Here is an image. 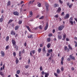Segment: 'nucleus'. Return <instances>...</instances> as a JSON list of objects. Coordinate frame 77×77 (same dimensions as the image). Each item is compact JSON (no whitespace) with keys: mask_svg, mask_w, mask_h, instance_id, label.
Listing matches in <instances>:
<instances>
[{"mask_svg":"<svg viewBox=\"0 0 77 77\" xmlns=\"http://www.w3.org/2000/svg\"><path fill=\"white\" fill-rule=\"evenodd\" d=\"M69 22L71 23V25H73V19L72 17H71L69 19Z\"/></svg>","mask_w":77,"mask_h":77,"instance_id":"f257e3e1","label":"nucleus"},{"mask_svg":"<svg viewBox=\"0 0 77 77\" xmlns=\"http://www.w3.org/2000/svg\"><path fill=\"white\" fill-rule=\"evenodd\" d=\"M35 53H36V52H35V50H33V51H31L30 52V56H33V55H32V54H35Z\"/></svg>","mask_w":77,"mask_h":77,"instance_id":"f03ea898","label":"nucleus"},{"mask_svg":"<svg viewBox=\"0 0 77 77\" xmlns=\"http://www.w3.org/2000/svg\"><path fill=\"white\" fill-rule=\"evenodd\" d=\"M69 14H66L65 16L64 17V18L65 19V20H66V19H68V18H69Z\"/></svg>","mask_w":77,"mask_h":77,"instance_id":"7ed1b4c3","label":"nucleus"},{"mask_svg":"<svg viewBox=\"0 0 77 77\" xmlns=\"http://www.w3.org/2000/svg\"><path fill=\"white\" fill-rule=\"evenodd\" d=\"M63 29V26L61 25L59 27L58 30L60 31L62 30Z\"/></svg>","mask_w":77,"mask_h":77,"instance_id":"20e7f679","label":"nucleus"},{"mask_svg":"<svg viewBox=\"0 0 77 77\" xmlns=\"http://www.w3.org/2000/svg\"><path fill=\"white\" fill-rule=\"evenodd\" d=\"M13 14L14 15H16V16H18V15H19V13L17 11L14 12H13Z\"/></svg>","mask_w":77,"mask_h":77,"instance_id":"39448f33","label":"nucleus"},{"mask_svg":"<svg viewBox=\"0 0 77 77\" xmlns=\"http://www.w3.org/2000/svg\"><path fill=\"white\" fill-rule=\"evenodd\" d=\"M45 6L46 7V9L47 10V11H48V7H49V5L47 3H46L45 4Z\"/></svg>","mask_w":77,"mask_h":77,"instance_id":"423d86ee","label":"nucleus"},{"mask_svg":"<svg viewBox=\"0 0 77 77\" xmlns=\"http://www.w3.org/2000/svg\"><path fill=\"white\" fill-rule=\"evenodd\" d=\"M11 35H15V34H16L15 32L13 30H12L11 31Z\"/></svg>","mask_w":77,"mask_h":77,"instance_id":"0eeeda50","label":"nucleus"},{"mask_svg":"<svg viewBox=\"0 0 77 77\" xmlns=\"http://www.w3.org/2000/svg\"><path fill=\"white\" fill-rule=\"evenodd\" d=\"M61 11V8H59L58 9L57 11V13H60Z\"/></svg>","mask_w":77,"mask_h":77,"instance_id":"6e6552de","label":"nucleus"},{"mask_svg":"<svg viewBox=\"0 0 77 77\" xmlns=\"http://www.w3.org/2000/svg\"><path fill=\"white\" fill-rule=\"evenodd\" d=\"M69 57L72 60H74L75 59V57L71 56V55H70Z\"/></svg>","mask_w":77,"mask_h":77,"instance_id":"1a4fd4ad","label":"nucleus"},{"mask_svg":"<svg viewBox=\"0 0 77 77\" xmlns=\"http://www.w3.org/2000/svg\"><path fill=\"white\" fill-rule=\"evenodd\" d=\"M1 54L2 55V57H4L5 56V52H4V51H1Z\"/></svg>","mask_w":77,"mask_h":77,"instance_id":"9d476101","label":"nucleus"},{"mask_svg":"<svg viewBox=\"0 0 77 77\" xmlns=\"http://www.w3.org/2000/svg\"><path fill=\"white\" fill-rule=\"evenodd\" d=\"M45 77H48V76L49 75V73H48L45 72Z\"/></svg>","mask_w":77,"mask_h":77,"instance_id":"9b49d317","label":"nucleus"},{"mask_svg":"<svg viewBox=\"0 0 77 77\" xmlns=\"http://www.w3.org/2000/svg\"><path fill=\"white\" fill-rule=\"evenodd\" d=\"M48 23H46V25L45 27V30H46L48 29Z\"/></svg>","mask_w":77,"mask_h":77,"instance_id":"f8f14e48","label":"nucleus"},{"mask_svg":"<svg viewBox=\"0 0 77 77\" xmlns=\"http://www.w3.org/2000/svg\"><path fill=\"white\" fill-rule=\"evenodd\" d=\"M0 75H2V77H4L5 76V75H4V74H3V73L0 71Z\"/></svg>","mask_w":77,"mask_h":77,"instance_id":"ddd939ff","label":"nucleus"},{"mask_svg":"<svg viewBox=\"0 0 77 77\" xmlns=\"http://www.w3.org/2000/svg\"><path fill=\"white\" fill-rule=\"evenodd\" d=\"M12 44H13V45H15V41H14V40H12Z\"/></svg>","mask_w":77,"mask_h":77,"instance_id":"4468645a","label":"nucleus"},{"mask_svg":"<svg viewBox=\"0 0 77 77\" xmlns=\"http://www.w3.org/2000/svg\"><path fill=\"white\" fill-rule=\"evenodd\" d=\"M25 26L26 27L27 29L29 31V32H30L31 30L30 29V27H29V26Z\"/></svg>","mask_w":77,"mask_h":77,"instance_id":"2eb2a0df","label":"nucleus"},{"mask_svg":"<svg viewBox=\"0 0 77 77\" xmlns=\"http://www.w3.org/2000/svg\"><path fill=\"white\" fill-rule=\"evenodd\" d=\"M54 8H56V7H58V6H59V5L57 4H55L54 5Z\"/></svg>","mask_w":77,"mask_h":77,"instance_id":"dca6fc26","label":"nucleus"},{"mask_svg":"<svg viewBox=\"0 0 77 77\" xmlns=\"http://www.w3.org/2000/svg\"><path fill=\"white\" fill-rule=\"evenodd\" d=\"M58 39H62V36L60 35H58Z\"/></svg>","mask_w":77,"mask_h":77,"instance_id":"f3484780","label":"nucleus"},{"mask_svg":"<svg viewBox=\"0 0 77 77\" xmlns=\"http://www.w3.org/2000/svg\"><path fill=\"white\" fill-rule=\"evenodd\" d=\"M51 41V38H48L47 39V42H50V41Z\"/></svg>","mask_w":77,"mask_h":77,"instance_id":"a211bd4d","label":"nucleus"},{"mask_svg":"<svg viewBox=\"0 0 77 77\" xmlns=\"http://www.w3.org/2000/svg\"><path fill=\"white\" fill-rule=\"evenodd\" d=\"M19 28V26H16L15 28V30H17Z\"/></svg>","mask_w":77,"mask_h":77,"instance_id":"6ab92c4d","label":"nucleus"},{"mask_svg":"<svg viewBox=\"0 0 77 77\" xmlns=\"http://www.w3.org/2000/svg\"><path fill=\"white\" fill-rule=\"evenodd\" d=\"M18 62H19V60H18V59L17 58L16 60V64H17Z\"/></svg>","mask_w":77,"mask_h":77,"instance_id":"aec40b11","label":"nucleus"},{"mask_svg":"<svg viewBox=\"0 0 77 77\" xmlns=\"http://www.w3.org/2000/svg\"><path fill=\"white\" fill-rule=\"evenodd\" d=\"M33 35H28L27 37L28 38H31L32 37V38H33Z\"/></svg>","mask_w":77,"mask_h":77,"instance_id":"412c9836","label":"nucleus"},{"mask_svg":"<svg viewBox=\"0 0 77 77\" xmlns=\"http://www.w3.org/2000/svg\"><path fill=\"white\" fill-rule=\"evenodd\" d=\"M30 17H32V15H33V13H32V11H30Z\"/></svg>","mask_w":77,"mask_h":77,"instance_id":"4be33fe9","label":"nucleus"},{"mask_svg":"<svg viewBox=\"0 0 77 77\" xmlns=\"http://www.w3.org/2000/svg\"><path fill=\"white\" fill-rule=\"evenodd\" d=\"M68 47H69V49H70V50H72V48L71 47V46H70V45H69Z\"/></svg>","mask_w":77,"mask_h":77,"instance_id":"5701e85b","label":"nucleus"},{"mask_svg":"<svg viewBox=\"0 0 77 77\" xmlns=\"http://www.w3.org/2000/svg\"><path fill=\"white\" fill-rule=\"evenodd\" d=\"M13 47L14 48H16V49H18V46H17L16 45H13Z\"/></svg>","mask_w":77,"mask_h":77,"instance_id":"b1692460","label":"nucleus"},{"mask_svg":"<svg viewBox=\"0 0 77 77\" xmlns=\"http://www.w3.org/2000/svg\"><path fill=\"white\" fill-rule=\"evenodd\" d=\"M53 51V50L52 49H51L50 50H48V52L49 53H50L51 52H52Z\"/></svg>","mask_w":77,"mask_h":77,"instance_id":"393cba45","label":"nucleus"},{"mask_svg":"<svg viewBox=\"0 0 77 77\" xmlns=\"http://www.w3.org/2000/svg\"><path fill=\"white\" fill-rule=\"evenodd\" d=\"M7 6H10L11 5V2L8 1L7 3Z\"/></svg>","mask_w":77,"mask_h":77,"instance_id":"a878e982","label":"nucleus"},{"mask_svg":"<svg viewBox=\"0 0 77 77\" xmlns=\"http://www.w3.org/2000/svg\"><path fill=\"white\" fill-rule=\"evenodd\" d=\"M57 74H59L60 72V70L59 69H57Z\"/></svg>","mask_w":77,"mask_h":77,"instance_id":"bb28decb","label":"nucleus"},{"mask_svg":"<svg viewBox=\"0 0 77 77\" xmlns=\"http://www.w3.org/2000/svg\"><path fill=\"white\" fill-rule=\"evenodd\" d=\"M42 28H43V26H42V25H40L39 27V28L40 29H42Z\"/></svg>","mask_w":77,"mask_h":77,"instance_id":"cd10ccee","label":"nucleus"},{"mask_svg":"<svg viewBox=\"0 0 77 77\" xmlns=\"http://www.w3.org/2000/svg\"><path fill=\"white\" fill-rule=\"evenodd\" d=\"M37 4H38V7H40L41 6V4H40V3H39V2H38Z\"/></svg>","mask_w":77,"mask_h":77,"instance_id":"c85d7f7f","label":"nucleus"},{"mask_svg":"<svg viewBox=\"0 0 77 77\" xmlns=\"http://www.w3.org/2000/svg\"><path fill=\"white\" fill-rule=\"evenodd\" d=\"M13 21V20H9L8 22V24H10V23H11L12 22V21Z\"/></svg>","mask_w":77,"mask_h":77,"instance_id":"c756f323","label":"nucleus"},{"mask_svg":"<svg viewBox=\"0 0 77 77\" xmlns=\"http://www.w3.org/2000/svg\"><path fill=\"white\" fill-rule=\"evenodd\" d=\"M66 34H64L63 35V39H65V38H66Z\"/></svg>","mask_w":77,"mask_h":77,"instance_id":"7c9ffc66","label":"nucleus"},{"mask_svg":"<svg viewBox=\"0 0 77 77\" xmlns=\"http://www.w3.org/2000/svg\"><path fill=\"white\" fill-rule=\"evenodd\" d=\"M3 18H2L1 17L0 19V22H1L2 23V22H3Z\"/></svg>","mask_w":77,"mask_h":77,"instance_id":"2f4dec72","label":"nucleus"},{"mask_svg":"<svg viewBox=\"0 0 77 77\" xmlns=\"http://www.w3.org/2000/svg\"><path fill=\"white\" fill-rule=\"evenodd\" d=\"M58 2H59L61 4H62L63 3V2L61 0H58Z\"/></svg>","mask_w":77,"mask_h":77,"instance_id":"473e14b6","label":"nucleus"},{"mask_svg":"<svg viewBox=\"0 0 77 77\" xmlns=\"http://www.w3.org/2000/svg\"><path fill=\"white\" fill-rule=\"evenodd\" d=\"M9 36H8L6 37V41H8V40H9Z\"/></svg>","mask_w":77,"mask_h":77,"instance_id":"72a5a7b5","label":"nucleus"},{"mask_svg":"<svg viewBox=\"0 0 77 77\" xmlns=\"http://www.w3.org/2000/svg\"><path fill=\"white\" fill-rule=\"evenodd\" d=\"M41 50H42L41 48H39L38 50V53H40V52L41 51Z\"/></svg>","mask_w":77,"mask_h":77,"instance_id":"f704fd0d","label":"nucleus"},{"mask_svg":"<svg viewBox=\"0 0 77 77\" xmlns=\"http://www.w3.org/2000/svg\"><path fill=\"white\" fill-rule=\"evenodd\" d=\"M17 74H20V70H18L17 71Z\"/></svg>","mask_w":77,"mask_h":77,"instance_id":"c9c22d12","label":"nucleus"},{"mask_svg":"<svg viewBox=\"0 0 77 77\" xmlns=\"http://www.w3.org/2000/svg\"><path fill=\"white\" fill-rule=\"evenodd\" d=\"M52 36H53V34L52 33H50L48 35V36L49 37H51Z\"/></svg>","mask_w":77,"mask_h":77,"instance_id":"e433bc0d","label":"nucleus"},{"mask_svg":"<svg viewBox=\"0 0 77 77\" xmlns=\"http://www.w3.org/2000/svg\"><path fill=\"white\" fill-rule=\"evenodd\" d=\"M44 18V16H41L40 18H39V20H42V19H43Z\"/></svg>","mask_w":77,"mask_h":77,"instance_id":"4c0bfd02","label":"nucleus"},{"mask_svg":"<svg viewBox=\"0 0 77 77\" xmlns=\"http://www.w3.org/2000/svg\"><path fill=\"white\" fill-rule=\"evenodd\" d=\"M47 47L48 48H50V44H48L47 45Z\"/></svg>","mask_w":77,"mask_h":77,"instance_id":"58836bf2","label":"nucleus"},{"mask_svg":"<svg viewBox=\"0 0 77 77\" xmlns=\"http://www.w3.org/2000/svg\"><path fill=\"white\" fill-rule=\"evenodd\" d=\"M54 75L55 76H56V77H58V75H57V74L56 73H54Z\"/></svg>","mask_w":77,"mask_h":77,"instance_id":"ea45409f","label":"nucleus"},{"mask_svg":"<svg viewBox=\"0 0 77 77\" xmlns=\"http://www.w3.org/2000/svg\"><path fill=\"white\" fill-rule=\"evenodd\" d=\"M40 71H42V66L40 67Z\"/></svg>","mask_w":77,"mask_h":77,"instance_id":"a19ab883","label":"nucleus"},{"mask_svg":"<svg viewBox=\"0 0 77 77\" xmlns=\"http://www.w3.org/2000/svg\"><path fill=\"white\" fill-rule=\"evenodd\" d=\"M22 23V21H20L18 22L19 24H21Z\"/></svg>","mask_w":77,"mask_h":77,"instance_id":"79ce46f5","label":"nucleus"},{"mask_svg":"<svg viewBox=\"0 0 77 77\" xmlns=\"http://www.w3.org/2000/svg\"><path fill=\"white\" fill-rule=\"evenodd\" d=\"M72 4H71V5H69V8H72Z\"/></svg>","mask_w":77,"mask_h":77,"instance_id":"37998d69","label":"nucleus"},{"mask_svg":"<svg viewBox=\"0 0 77 77\" xmlns=\"http://www.w3.org/2000/svg\"><path fill=\"white\" fill-rule=\"evenodd\" d=\"M45 47L43 48V52H44V51H45Z\"/></svg>","mask_w":77,"mask_h":77,"instance_id":"c03bdc74","label":"nucleus"},{"mask_svg":"<svg viewBox=\"0 0 77 77\" xmlns=\"http://www.w3.org/2000/svg\"><path fill=\"white\" fill-rule=\"evenodd\" d=\"M54 17L55 18H58V17H59V16L58 14H57V15L54 16Z\"/></svg>","mask_w":77,"mask_h":77,"instance_id":"a18cd8bd","label":"nucleus"},{"mask_svg":"<svg viewBox=\"0 0 77 77\" xmlns=\"http://www.w3.org/2000/svg\"><path fill=\"white\" fill-rule=\"evenodd\" d=\"M64 49H65V51H66V50H67L68 49V48L67 47L65 46V47Z\"/></svg>","mask_w":77,"mask_h":77,"instance_id":"49530a36","label":"nucleus"},{"mask_svg":"<svg viewBox=\"0 0 77 77\" xmlns=\"http://www.w3.org/2000/svg\"><path fill=\"white\" fill-rule=\"evenodd\" d=\"M61 70L62 71H63V67H61Z\"/></svg>","mask_w":77,"mask_h":77,"instance_id":"de8ad7c7","label":"nucleus"},{"mask_svg":"<svg viewBox=\"0 0 77 77\" xmlns=\"http://www.w3.org/2000/svg\"><path fill=\"white\" fill-rule=\"evenodd\" d=\"M8 48H9V46H6V47H5L6 50H8Z\"/></svg>","mask_w":77,"mask_h":77,"instance_id":"09e8293b","label":"nucleus"},{"mask_svg":"<svg viewBox=\"0 0 77 77\" xmlns=\"http://www.w3.org/2000/svg\"><path fill=\"white\" fill-rule=\"evenodd\" d=\"M13 54L14 56V57H15V56H16V53H15V52H14L13 53Z\"/></svg>","mask_w":77,"mask_h":77,"instance_id":"8fccbe9b","label":"nucleus"},{"mask_svg":"<svg viewBox=\"0 0 77 77\" xmlns=\"http://www.w3.org/2000/svg\"><path fill=\"white\" fill-rule=\"evenodd\" d=\"M28 64H29L30 63V59H29L28 61Z\"/></svg>","mask_w":77,"mask_h":77,"instance_id":"3c124183","label":"nucleus"},{"mask_svg":"<svg viewBox=\"0 0 77 77\" xmlns=\"http://www.w3.org/2000/svg\"><path fill=\"white\" fill-rule=\"evenodd\" d=\"M5 66L4 65H3V69L4 70H5Z\"/></svg>","mask_w":77,"mask_h":77,"instance_id":"603ef678","label":"nucleus"},{"mask_svg":"<svg viewBox=\"0 0 77 77\" xmlns=\"http://www.w3.org/2000/svg\"><path fill=\"white\" fill-rule=\"evenodd\" d=\"M50 54H49L47 53V54H46V56L48 57V56H50Z\"/></svg>","mask_w":77,"mask_h":77,"instance_id":"864d4df0","label":"nucleus"},{"mask_svg":"<svg viewBox=\"0 0 77 77\" xmlns=\"http://www.w3.org/2000/svg\"><path fill=\"white\" fill-rule=\"evenodd\" d=\"M63 60H64V58L63 57L61 58V60L62 61H63Z\"/></svg>","mask_w":77,"mask_h":77,"instance_id":"5fc2aeb1","label":"nucleus"},{"mask_svg":"<svg viewBox=\"0 0 77 77\" xmlns=\"http://www.w3.org/2000/svg\"><path fill=\"white\" fill-rule=\"evenodd\" d=\"M66 41H69V38H66Z\"/></svg>","mask_w":77,"mask_h":77,"instance_id":"6e6d98bb","label":"nucleus"},{"mask_svg":"<svg viewBox=\"0 0 77 77\" xmlns=\"http://www.w3.org/2000/svg\"><path fill=\"white\" fill-rule=\"evenodd\" d=\"M25 68H26V69H27V68H29V66L28 65H26L25 66Z\"/></svg>","mask_w":77,"mask_h":77,"instance_id":"4d7b16f0","label":"nucleus"},{"mask_svg":"<svg viewBox=\"0 0 77 77\" xmlns=\"http://www.w3.org/2000/svg\"><path fill=\"white\" fill-rule=\"evenodd\" d=\"M42 75H44V71L42 72Z\"/></svg>","mask_w":77,"mask_h":77,"instance_id":"13d9d810","label":"nucleus"},{"mask_svg":"<svg viewBox=\"0 0 77 77\" xmlns=\"http://www.w3.org/2000/svg\"><path fill=\"white\" fill-rule=\"evenodd\" d=\"M61 65H63V61H61Z\"/></svg>","mask_w":77,"mask_h":77,"instance_id":"bf43d9fd","label":"nucleus"},{"mask_svg":"<svg viewBox=\"0 0 77 77\" xmlns=\"http://www.w3.org/2000/svg\"><path fill=\"white\" fill-rule=\"evenodd\" d=\"M67 60H68V61H70L71 59H70V58H68Z\"/></svg>","mask_w":77,"mask_h":77,"instance_id":"052dcab7","label":"nucleus"},{"mask_svg":"<svg viewBox=\"0 0 77 77\" xmlns=\"http://www.w3.org/2000/svg\"><path fill=\"white\" fill-rule=\"evenodd\" d=\"M55 32V29H54L53 30V33H54Z\"/></svg>","mask_w":77,"mask_h":77,"instance_id":"680f3d73","label":"nucleus"},{"mask_svg":"<svg viewBox=\"0 0 77 77\" xmlns=\"http://www.w3.org/2000/svg\"><path fill=\"white\" fill-rule=\"evenodd\" d=\"M63 14H64V12H62L61 14V15H63Z\"/></svg>","mask_w":77,"mask_h":77,"instance_id":"e2e57ef3","label":"nucleus"},{"mask_svg":"<svg viewBox=\"0 0 77 77\" xmlns=\"http://www.w3.org/2000/svg\"><path fill=\"white\" fill-rule=\"evenodd\" d=\"M27 45V43L26 42L24 44V45L26 47V45Z\"/></svg>","mask_w":77,"mask_h":77,"instance_id":"0e129e2a","label":"nucleus"},{"mask_svg":"<svg viewBox=\"0 0 77 77\" xmlns=\"http://www.w3.org/2000/svg\"><path fill=\"white\" fill-rule=\"evenodd\" d=\"M42 46H43V45H42V44H41L40 45V47H42Z\"/></svg>","mask_w":77,"mask_h":77,"instance_id":"69168bd1","label":"nucleus"},{"mask_svg":"<svg viewBox=\"0 0 77 77\" xmlns=\"http://www.w3.org/2000/svg\"><path fill=\"white\" fill-rule=\"evenodd\" d=\"M74 20H75V21L77 22V18H74Z\"/></svg>","mask_w":77,"mask_h":77,"instance_id":"338daca9","label":"nucleus"},{"mask_svg":"<svg viewBox=\"0 0 77 77\" xmlns=\"http://www.w3.org/2000/svg\"><path fill=\"white\" fill-rule=\"evenodd\" d=\"M15 76L16 77H19V76L18 75H17V74H15Z\"/></svg>","mask_w":77,"mask_h":77,"instance_id":"774afa93","label":"nucleus"}]
</instances>
